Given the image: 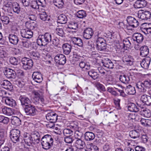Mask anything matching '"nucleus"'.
Listing matches in <instances>:
<instances>
[{"instance_id": "1a4fd4ad", "label": "nucleus", "mask_w": 151, "mask_h": 151, "mask_svg": "<svg viewBox=\"0 0 151 151\" xmlns=\"http://www.w3.org/2000/svg\"><path fill=\"white\" fill-rule=\"evenodd\" d=\"M20 33L23 37L27 39L32 38L33 35L32 31L31 29H29L27 28L21 30Z\"/></svg>"}, {"instance_id": "7c9ffc66", "label": "nucleus", "mask_w": 151, "mask_h": 151, "mask_svg": "<svg viewBox=\"0 0 151 151\" xmlns=\"http://www.w3.org/2000/svg\"><path fill=\"white\" fill-rule=\"evenodd\" d=\"M62 47L64 54L68 55L71 52L72 47L68 43H65L63 45Z\"/></svg>"}, {"instance_id": "b1692460", "label": "nucleus", "mask_w": 151, "mask_h": 151, "mask_svg": "<svg viewBox=\"0 0 151 151\" xmlns=\"http://www.w3.org/2000/svg\"><path fill=\"white\" fill-rule=\"evenodd\" d=\"M4 100V101L6 104L9 106L14 107L16 106V101L11 97H5Z\"/></svg>"}, {"instance_id": "4be33fe9", "label": "nucleus", "mask_w": 151, "mask_h": 151, "mask_svg": "<svg viewBox=\"0 0 151 151\" xmlns=\"http://www.w3.org/2000/svg\"><path fill=\"white\" fill-rule=\"evenodd\" d=\"M101 63L105 67L109 69H112L114 67V64L111 60L109 59H103L102 60Z\"/></svg>"}, {"instance_id": "2eb2a0df", "label": "nucleus", "mask_w": 151, "mask_h": 151, "mask_svg": "<svg viewBox=\"0 0 151 151\" xmlns=\"http://www.w3.org/2000/svg\"><path fill=\"white\" fill-rule=\"evenodd\" d=\"M143 40V36L141 34L137 33L134 34L132 36L131 40L134 42H137L138 43L141 42Z\"/></svg>"}, {"instance_id": "58836bf2", "label": "nucleus", "mask_w": 151, "mask_h": 151, "mask_svg": "<svg viewBox=\"0 0 151 151\" xmlns=\"http://www.w3.org/2000/svg\"><path fill=\"white\" fill-rule=\"evenodd\" d=\"M2 110L3 113L4 114L8 116H11L13 114V111L12 109L11 108L4 107L2 108Z\"/></svg>"}, {"instance_id": "3c124183", "label": "nucleus", "mask_w": 151, "mask_h": 151, "mask_svg": "<svg viewBox=\"0 0 151 151\" xmlns=\"http://www.w3.org/2000/svg\"><path fill=\"white\" fill-rule=\"evenodd\" d=\"M96 48L97 49L100 51H104L106 49V43H103L101 44H97Z\"/></svg>"}, {"instance_id": "0eeeda50", "label": "nucleus", "mask_w": 151, "mask_h": 151, "mask_svg": "<svg viewBox=\"0 0 151 151\" xmlns=\"http://www.w3.org/2000/svg\"><path fill=\"white\" fill-rule=\"evenodd\" d=\"M138 17L142 20H147L151 17V13L149 11L140 10L137 13Z\"/></svg>"}, {"instance_id": "4d7b16f0", "label": "nucleus", "mask_w": 151, "mask_h": 151, "mask_svg": "<svg viewBox=\"0 0 151 151\" xmlns=\"http://www.w3.org/2000/svg\"><path fill=\"white\" fill-rule=\"evenodd\" d=\"M55 32L60 37H63L65 36L64 32L62 28H57Z\"/></svg>"}, {"instance_id": "ddd939ff", "label": "nucleus", "mask_w": 151, "mask_h": 151, "mask_svg": "<svg viewBox=\"0 0 151 151\" xmlns=\"http://www.w3.org/2000/svg\"><path fill=\"white\" fill-rule=\"evenodd\" d=\"M58 115L53 112L48 113L46 115L47 119L50 122L55 123L57 119Z\"/></svg>"}, {"instance_id": "aec40b11", "label": "nucleus", "mask_w": 151, "mask_h": 151, "mask_svg": "<svg viewBox=\"0 0 151 151\" xmlns=\"http://www.w3.org/2000/svg\"><path fill=\"white\" fill-rule=\"evenodd\" d=\"M137 104L139 106L141 109L140 111L141 114L146 117L149 118L151 116V113L150 110L148 109H146L144 108L143 107V105L139 104V103H137Z\"/></svg>"}, {"instance_id": "603ef678", "label": "nucleus", "mask_w": 151, "mask_h": 151, "mask_svg": "<svg viewBox=\"0 0 151 151\" xmlns=\"http://www.w3.org/2000/svg\"><path fill=\"white\" fill-rule=\"evenodd\" d=\"M77 17L79 18H83L86 15V12L83 10L78 11L76 14Z\"/></svg>"}, {"instance_id": "72a5a7b5", "label": "nucleus", "mask_w": 151, "mask_h": 151, "mask_svg": "<svg viewBox=\"0 0 151 151\" xmlns=\"http://www.w3.org/2000/svg\"><path fill=\"white\" fill-rule=\"evenodd\" d=\"M68 20L67 16L63 14L60 15L58 17V22L61 24H65Z\"/></svg>"}, {"instance_id": "f3484780", "label": "nucleus", "mask_w": 151, "mask_h": 151, "mask_svg": "<svg viewBox=\"0 0 151 151\" xmlns=\"http://www.w3.org/2000/svg\"><path fill=\"white\" fill-rule=\"evenodd\" d=\"M8 39L9 42L14 45H17L20 41L18 36L15 34H9Z\"/></svg>"}, {"instance_id": "8fccbe9b", "label": "nucleus", "mask_w": 151, "mask_h": 151, "mask_svg": "<svg viewBox=\"0 0 151 151\" xmlns=\"http://www.w3.org/2000/svg\"><path fill=\"white\" fill-rule=\"evenodd\" d=\"M54 5L58 8H61L64 4L63 0H53Z\"/></svg>"}, {"instance_id": "39448f33", "label": "nucleus", "mask_w": 151, "mask_h": 151, "mask_svg": "<svg viewBox=\"0 0 151 151\" xmlns=\"http://www.w3.org/2000/svg\"><path fill=\"white\" fill-rule=\"evenodd\" d=\"M10 133L11 139L13 142L16 143L19 141L20 132L19 130L12 129L11 130Z\"/></svg>"}, {"instance_id": "a878e982", "label": "nucleus", "mask_w": 151, "mask_h": 151, "mask_svg": "<svg viewBox=\"0 0 151 151\" xmlns=\"http://www.w3.org/2000/svg\"><path fill=\"white\" fill-rule=\"evenodd\" d=\"M141 101L148 106L151 105V96L147 95H143L140 97Z\"/></svg>"}, {"instance_id": "37998d69", "label": "nucleus", "mask_w": 151, "mask_h": 151, "mask_svg": "<svg viewBox=\"0 0 151 151\" xmlns=\"http://www.w3.org/2000/svg\"><path fill=\"white\" fill-rule=\"evenodd\" d=\"M85 145L84 142L82 141L80 139H77L75 143V146L78 149L82 148Z\"/></svg>"}, {"instance_id": "9d476101", "label": "nucleus", "mask_w": 151, "mask_h": 151, "mask_svg": "<svg viewBox=\"0 0 151 151\" xmlns=\"http://www.w3.org/2000/svg\"><path fill=\"white\" fill-rule=\"evenodd\" d=\"M4 73L8 78L12 79L15 78L17 74L15 71L9 68H6L4 70Z\"/></svg>"}, {"instance_id": "ea45409f", "label": "nucleus", "mask_w": 151, "mask_h": 151, "mask_svg": "<svg viewBox=\"0 0 151 151\" xmlns=\"http://www.w3.org/2000/svg\"><path fill=\"white\" fill-rule=\"evenodd\" d=\"M11 120L12 124L14 125L18 126L21 124L20 119L17 116H12L11 118Z\"/></svg>"}, {"instance_id": "49530a36", "label": "nucleus", "mask_w": 151, "mask_h": 151, "mask_svg": "<svg viewBox=\"0 0 151 151\" xmlns=\"http://www.w3.org/2000/svg\"><path fill=\"white\" fill-rule=\"evenodd\" d=\"M130 137L133 139H136L138 138L140 136L139 133L136 130H133L130 131L129 134Z\"/></svg>"}, {"instance_id": "680f3d73", "label": "nucleus", "mask_w": 151, "mask_h": 151, "mask_svg": "<svg viewBox=\"0 0 151 151\" xmlns=\"http://www.w3.org/2000/svg\"><path fill=\"white\" fill-rule=\"evenodd\" d=\"M1 19L3 23L6 24H8L10 22L8 17L7 16H2L1 17Z\"/></svg>"}, {"instance_id": "5701e85b", "label": "nucleus", "mask_w": 151, "mask_h": 151, "mask_svg": "<svg viewBox=\"0 0 151 151\" xmlns=\"http://www.w3.org/2000/svg\"><path fill=\"white\" fill-rule=\"evenodd\" d=\"M2 87L10 91L13 90V87L11 83L8 80H4L1 82Z\"/></svg>"}, {"instance_id": "a211bd4d", "label": "nucleus", "mask_w": 151, "mask_h": 151, "mask_svg": "<svg viewBox=\"0 0 151 151\" xmlns=\"http://www.w3.org/2000/svg\"><path fill=\"white\" fill-rule=\"evenodd\" d=\"M32 77L35 81L38 83H40L43 80V78L41 73L38 71L33 72Z\"/></svg>"}, {"instance_id": "4468645a", "label": "nucleus", "mask_w": 151, "mask_h": 151, "mask_svg": "<svg viewBox=\"0 0 151 151\" xmlns=\"http://www.w3.org/2000/svg\"><path fill=\"white\" fill-rule=\"evenodd\" d=\"M127 20L129 25L133 28L136 27L139 25L138 21L133 17L129 16Z\"/></svg>"}, {"instance_id": "9b49d317", "label": "nucleus", "mask_w": 151, "mask_h": 151, "mask_svg": "<svg viewBox=\"0 0 151 151\" xmlns=\"http://www.w3.org/2000/svg\"><path fill=\"white\" fill-rule=\"evenodd\" d=\"M21 105L23 108L31 104V101L29 98L24 96H20L19 97Z\"/></svg>"}, {"instance_id": "a18cd8bd", "label": "nucleus", "mask_w": 151, "mask_h": 151, "mask_svg": "<svg viewBox=\"0 0 151 151\" xmlns=\"http://www.w3.org/2000/svg\"><path fill=\"white\" fill-rule=\"evenodd\" d=\"M86 147L89 151H99V148L92 143L87 144Z\"/></svg>"}, {"instance_id": "f8f14e48", "label": "nucleus", "mask_w": 151, "mask_h": 151, "mask_svg": "<svg viewBox=\"0 0 151 151\" xmlns=\"http://www.w3.org/2000/svg\"><path fill=\"white\" fill-rule=\"evenodd\" d=\"M54 60L59 65H63L66 62L65 57L63 54H58L55 57Z\"/></svg>"}, {"instance_id": "864d4df0", "label": "nucleus", "mask_w": 151, "mask_h": 151, "mask_svg": "<svg viewBox=\"0 0 151 151\" xmlns=\"http://www.w3.org/2000/svg\"><path fill=\"white\" fill-rule=\"evenodd\" d=\"M73 132V131L68 129H65L63 130V133L65 137L72 136Z\"/></svg>"}, {"instance_id": "6e6552de", "label": "nucleus", "mask_w": 151, "mask_h": 151, "mask_svg": "<svg viewBox=\"0 0 151 151\" xmlns=\"http://www.w3.org/2000/svg\"><path fill=\"white\" fill-rule=\"evenodd\" d=\"M46 4L45 0H36L32 2L30 6L35 9H38L39 6L44 7L45 6Z\"/></svg>"}, {"instance_id": "79ce46f5", "label": "nucleus", "mask_w": 151, "mask_h": 151, "mask_svg": "<svg viewBox=\"0 0 151 151\" xmlns=\"http://www.w3.org/2000/svg\"><path fill=\"white\" fill-rule=\"evenodd\" d=\"M120 80L124 83H128L130 82V79L128 76L124 75H121L119 78Z\"/></svg>"}, {"instance_id": "69168bd1", "label": "nucleus", "mask_w": 151, "mask_h": 151, "mask_svg": "<svg viewBox=\"0 0 151 151\" xmlns=\"http://www.w3.org/2000/svg\"><path fill=\"white\" fill-rule=\"evenodd\" d=\"M47 16L45 12H43L40 14V18L41 20L44 21L47 20Z\"/></svg>"}, {"instance_id": "774afa93", "label": "nucleus", "mask_w": 151, "mask_h": 151, "mask_svg": "<svg viewBox=\"0 0 151 151\" xmlns=\"http://www.w3.org/2000/svg\"><path fill=\"white\" fill-rule=\"evenodd\" d=\"M8 56V53L5 51L0 50V58H3L6 57Z\"/></svg>"}, {"instance_id": "09e8293b", "label": "nucleus", "mask_w": 151, "mask_h": 151, "mask_svg": "<svg viewBox=\"0 0 151 151\" xmlns=\"http://www.w3.org/2000/svg\"><path fill=\"white\" fill-rule=\"evenodd\" d=\"M85 48L86 50L92 51L94 48V45L93 42L91 41H88V43L86 45Z\"/></svg>"}, {"instance_id": "4c0bfd02", "label": "nucleus", "mask_w": 151, "mask_h": 151, "mask_svg": "<svg viewBox=\"0 0 151 151\" xmlns=\"http://www.w3.org/2000/svg\"><path fill=\"white\" fill-rule=\"evenodd\" d=\"M68 27L70 29L76 30L78 28L77 22L75 20L70 21L68 22Z\"/></svg>"}, {"instance_id": "052dcab7", "label": "nucleus", "mask_w": 151, "mask_h": 151, "mask_svg": "<svg viewBox=\"0 0 151 151\" xmlns=\"http://www.w3.org/2000/svg\"><path fill=\"white\" fill-rule=\"evenodd\" d=\"M30 53V56L33 58L37 59L40 57V54L38 52L32 51Z\"/></svg>"}, {"instance_id": "dca6fc26", "label": "nucleus", "mask_w": 151, "mask_h": 151, "mask_svg": "<svg viewBox=\"0 0 151 151\" xmlns=\"http://www.w3.org/2000/svg\"><path fill=\"white\" fill-rule=\"evenodd\" d=\"M24 140L25 144L29 146H31L33 144L31 134L29 133H24Z\"/></svg>"}, {"instance_id": "c9c22d12", "label": "nucleus", "mask_w": 151, "mask_h": 151, "mask_svg": "<svg viewBox=\"0 0 151 151\" xmlns=\"http://www.w3.org/2000/svg\"><path fill=\"white\" fill-rule=\"evenodd\" d=\"M33 93L34 95L33 98L34 102L35 104H37L39 103V100L42 96L40 94L39 91H35Z\"/></svg>"}, {"instance_id": "13d9d810", "label": "nucleus", "mask_w": 151, "mask_h": 151, "mask_svg": "<svg viewBox=\"0 0 151 151\" xmlns=\"http://www.w3.org/2000/svg\"><path fill=\"white\" fill-rule=\"evenodd\" d=\"M9 62L11 64L14 65H17L19 63L18 58L14 57L10 58Z\"/></svg>"}, {"instance_id": "2f4dec72", "label": "nucleus", "mask_w": 151, "mask_h": 151, "mask_svg": "<svg viewBox=\"0 0 151 151\" xmlns=\"http://www.w3.org/2000/svg\"><path fill=\"white\" fill-rule=\"evenodd\" d=\"M94 134L91 132H87L84 134V138L86 141H91L95 138Z\"/></svg>"}, {"instance_id": "a19ab883", "label": "nucleus", "mask_w": 151, "mask_h": 151, "mask_svg": "<svg viewBox=\"0 0 151 151\" xmlns=\"http://www.w3.org/2000/svg\"><path fill=\"white\" fill-rule=\"evenodd\" d=\"M88 75L93 79L96 80L99 78V75L97 72L95 71L94 70H91L88 71Z\"/></svg>"}, {"instance_id": "0e129e2a", "label": "nucleus", "mask_w": 151, "mask_h": 151, "mask_svg": "<svg viewBox=\"0 0 151 151\" xmlns=\"http://www.w3.org/2000/svg\"><path fill=\"white\" fill-rule=\"evenodd\" d=\"M82 135V133L77 130H76L74 133V136L75 138L76 139H80Z\"/></svg>"}, {"instance_id": "6ab92c4d", "label": "nucleus", "mask_w": 151, "mask_h": 151, "mask_svg": "<svg viewBox=\"0 0 151 151\" xmlns=\"http://www.w3.org/2000/svg\"><path fill=\"white\" fill-rule=\"evenodd\" d=\"M93 30L91 28L86 29L83 32V37L86 39H90L93 36Z\"/></svg>"}, {"instance_id": "f704fd0d", "label": "nucleus", "mask_w": 151, "mask_h": 151, "mask_svg": "<svg viewBox=\"0 0 151 151\" xmlns=\"http://www.w3.org/2000/svg\"><path fill=\"white\" fill-rule=\"evenodd\" d=\"M33 144L38 143L40 141V137L39 133L37 132L31 134Z\"/></svg>"}, {"instance_id": "e2e57ef3", "label": "nucleus", "mask_w": 151, "mask_h": 151, "mask_svg": "<svg viewBox=\"0 0 151 151\" xmlns=\"http://www.w3.org/2000/svg\"><path fill=\"white\" fill-rule=\"evenodd\" d=\"M111 146L109 143H106L103 146V149L104 151H109L111 150Z\"/></svg>"}, {"instance_id": "c85d7f7f", "label": "nucleus", "mask_w": 151, "mask_h": 151, "mask_svg": "<svg viewBox=\"0 0 151 151\" xmlns=\"http://www.w3.org/2000/svg\"><path fill=\"white\" fill-rule=\"evenodd\" d=\"M150 57H147L144 59L140 63L141 67L145 69H148L150 64Z\"/></svg>"}, {"instance_id": "6e6d98bb", "label": "nucleus", "mask_w": 151, "mask_h": 151, "mask_svg": "<svg viewBox=\"0 0 151 151\" xmlns=\"http://www.w3.org/2000/svg\"><path fill=\"white\" fill-rule=\"evenodd\" d=\"M74 140V137L72 136H68L64 138L65 142L68 143H71Z\"/></svg>"}, {"instance_id": "bf43d9fd", "label": "nucleus", "mask_w": 151, "mask_h": 151, "mask_svg": "<svg viewBox=\"0 0 151 151\" xmlns=\"http://www.w3.org/2000/svg\"><path fill=\"white\" fill-rule=\"evenodd\" d=\"M123 44L124 47L129 48L130 46L131 43L128 39H125L123 40Z\"/></svg>"}, {"instance_id": "f03ea898", "label": "nucleus", "mask_w": 151, "mask_h": 151, "mask_svg": "<svg viewBox=\"0 0 151 151\" xmlns=\"http://www.w3.org/2000/svg\"><path fill=\"white\" fill-rule=\"evenodd\" d=\"M53 136L48 134L42 137L41 139V144L43 149L48 150L53 145Z\"/></svg>"}, {"instance_id": "c03bdc74", "label": "nucleus", "mask_w": 151, "mask_h": 151, "mask_svg": "<svg viewBox=\"0 0 151 151\" xmlns=\"http://www.w3.org/2000/svg\"><path fill=\"white\" fill-rule=\"evenodd\" d=\"M98 70L99 72L102 75V76H106V79L107 81H109L107 78V77H109L110 76L108 75V73L106 70L101 66H100L98 67Z\"/></svg>"}, {"instance_id": "7ed1b4c3", "label": "nucleus", "mask_w": 151, "mask_h": 151, "mask_svg": "<svg viewBox=\"0 0 151 151\" xmlns=\"http://www.w3.org/2000/svg\"><path fill=\"white\" fill-rule=\"evenodd\" d=\"M136 86L139 91L145 93L147 91V88L151 87V81H145L142 82L137 83Z\"/></svg>"}, {"instance_id": "393cba45", "label": "nucleus", "mask_w": 151, "mask_h": 151, "mask_svg": "<svg viewBox=\"0 0 151 151\" xmlns=\"http://www.w3.org/2000/svg\"><path fill=\"white\" fill-rule=\"evenodd\" d=\"M147 4V2L145 0H138L134 5V7L136 8H143L145 7Z\"/></svg>"}, {"instance_id": "bb28decb", "label": "nucleus", "mask_w": 151, "mask_h": 151, "mask_svg": "<svg viewBox=\"0 0 151 151\" xmlns=\"http://www.w3.org/2000/svg\"><path fill=\"white\" fill-rule=\"evenodd\" d=\"M71 41L75 45H76L81 47H83V42L81 38L78 37H72L71 38Z\"/></svg>"}, {"instance_id": "c756f323", "label": "nucleus", "mask_w": 151, "mask_h": 151, "mask_svg": "<svg viewBox=\"0 0 151 151\" xmlns=\"http://www.w3.org/2000/svg\"><path fill=\"white\" fill-rule=\"evenodd\" d=\"M140 55L143 57L146 56L149 53V49L147 46H143L140 48Z\"/></svg>"}, {"instance_id": "5fc2aeb1", "label": "nucleus", "mask_w": 151, "mask_h": 151, "mask_svg": "<svg viewBox=\"0 0 151 151\" xmlns=\"http://www.w3.org/2000/svg\"><path fill=\"white\" fill-rule=\"evenodd\" d=\"M9 122V119L3 116H0V123L7 124Z\"/></svg>"}, {"instance_id": "cd10ccee", "label": "nucleus", "mask_w": 151, "mask_h": 151, "mask_svg": "<svg viewBox=\"0 0 151 151\" xmlns=\"http://www.w3.org/2000/svg\"><path fill=\"white\" fill-rule=\"evenodd\" d=\"M25 26L27 28L32 30L37 29V25L36 22L35 21L27 22L25 23Z\"/></svg>"}, {"instance_id": "f257e3e1", "label": "nucleus", "mask_w": 151, "mask_h": 151, "mask_svg": "<svg viewBox=\"0 0 151 151\" xmlns=\"http://www.w3.org/2000/svg\"><path fill=\"white\" fill-rule=\"evenodd\" d=\"M52 40V35L49 33L46 32L44 35H39L37 41V44L40 46H45Z\"/></svg>"}, {"instance_id": "20e7f679", "label": "nucleus", "mask_w": 151, "mask_h": 151, "mask_svg": "<svg viewBox=\"0 0 151 151\" xmlns=\"http://www.w3.org/2000/svg\"><path fill=\"white\" fill-rule=\"evenodd\" d=\"M26 115L29 116H34L36 114L37 110L34 105L30 104L24 108Z\"/></svg>"}, {"instance_id": "de8ad7c7", "label": "nucleus", "mask_w": 151, "mask_h": 151, "mask_svg": "<svg viewBox=\"0 0 151 151\" xmlns=\"http://www.w3.org/2000/svg\"><path fill=\"white\" fill-rule=\"evenodd\" d=\"M12 9L14 12L17 14H19V13L21 9L19 5L16 2L13 4Z\"/></svg>"}, {"instance_id": "423d86ee", "label": "nucleus", "mask_w": 151, "mask_h": 151, "mask_svg": "<svg viewBox=\"0 0 151 151\" xmlns=\"http://www.w3.org/2000/svg\"><path fill=\"white\" fill-rule=\"evenodd\" d=\"M21 63L23 68L25 70L31 69L33 65V62L32 59L25 57L22 59Z\"/></svg>"}, {"instance_id": "338daca9", "label": "nucleus", "mask_w": 151, "mask_h": 151, "mask_svg": "<svg viewBox=\"0 0 151 151\" xmlns=\"http://www.w3.org/2000/svg\"><path fill=\"white\" fill-rule=\"evenodd\" d=\"M19 44L21 46H22L23 47H28L29 44L28 42L26 41H24L22 40L20 41L19 42Z\"/></svg>"}, {"instance_id": "473e14b6", "label": "nucleus", "mask_w": 151, "mask_h": 151, "mask_svg": "<svg viewBox=\"0 0 151 151\" xmlns=\"http://www.w3.org/2000/svg\"><path fill=\"white\" fill-rule=\"evenodd\" d=\"M125 92L129 95H134L136 93V90L135 87L129 85L127 86L125 89Z\"/></svg>"}, {"instance_id": "412c9836", "label": "nucleus", "mask_w": 151, "mask_h": 151, "mask_svg": "<svg viewBox=\"0 0 151 151\" xmlns=\"http://www.w3.org/2000/svg\"><path fill=\"white\" fill-rule=\"evenodd\" d=\"M123 62L126 64L131 66L133 64L134 59L133 57L130 55H124L122 58Z\"/></svg>"}, {"instance_id": "e433bc0d", "label": "nucleus", "mask_w": 151, "mask_h": 151, "mask_svg": "<svg viewBox=\"0 0 151 151\" xmlns=\"http://www.w3.org/2000/svg\"><path fill=\"white\" fill-rule=\"evenodd\" d=\"M127 106L128 110L131 112H137L140 110L139 108L137 107L134 103L129 104Z\"/></svg>"}]
</instances>
